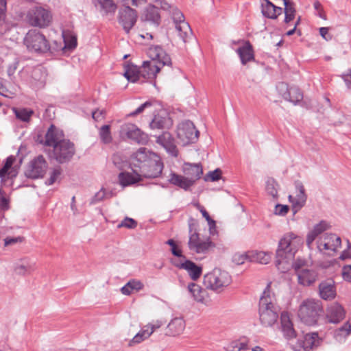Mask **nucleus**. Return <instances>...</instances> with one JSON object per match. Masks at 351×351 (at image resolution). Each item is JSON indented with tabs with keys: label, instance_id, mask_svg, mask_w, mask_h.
<instances>
[{
	"label": "nucleus",
	"instance_id": "nucleus-49",
	"mask_svg": "<svg viewBox=\"0 0 351 351\" xmlns=\"http://www.w3.org/2000/svg\"><path fill=\"white\" fill-rule=\"evenodd\" d=\"M278 184L277 182L272 178H269L266 181V191L274 198L278 197Z\"/></svg>",
	"mask_w": 351,
	"mask_h": 351
},
{
	"label": "nucleus",
	"instance_id": "nucleus-42",
	"mask_svg": "<svg viewBox=\"0 0 351 351\" xmlns=\"http://www.w3.org/2000/svg\"><path fill=\"white\" fill-rule=\"evenodd\" d=\"M143 287V284L141 281L131 280L121 289V291L123 295H129L133 291H140Z\"/></svg>",
	"mask_w": 351,
	"mask_h": 351
},
{
	"label": "nucleus",
	"instance_id": "nucleus-36",
	"mask_svg": "<svg viewBox=\"0 0 351 351\" xmlns=\"http://www.w3.org/2000/svg\"><path fill=\"white\" fill-rule=\"evenodd\" d=\"M187 289L195 301L198 302H204L205 298L207 295V292L205 289L194 282L189 283Z\"/></svg>",
	"mask_w": 351,
	"mask_h": 351
},
{
	"label": "nucleus",
	"instance_id": "nucleus-7",
	"mask_svg": "<svg viewBox=\"0 0 351 351\" xmlns=\"http://www.w3.org/2000/svg\"><path fill=\"white\" fill-rule=\"evenodd\" d=\"M75 154V147L73 143L69 140L60 141L53 147V156L59 163L69 162Z\"/></svg>",
	"mask_w": 351,
	"mask_h": 351
},
{
	"label": "nucleus",
	"instance_id": "nucleus-60",
	"mask_svg": "<svg viewBox=\"0 0 351 351\" xmlns=\"http://www.w3.org/2000/svg\"><path fill=\"white\" fill-rule=\"evenodd\" d=\"M230 348L235 351H242L247 349V345L245 342L233 341L230 344Z\"/></svg>",
	"mask_w": 351,
	"mask_h": 351
},
{
	"label": "nucleus",
	"instance_id": "nucleus-13",
	"mask_svg": "<svg viewBox=\"0 0 351 351\" xmlns=\"http://www.w3.org/2000/svg\"><path fill=\"white\" fill-rule=\"evenodd\" d=\"M294 185L295 194L289 195V200L292 204V210L293 211V214H295L305 205L307 199V195L305 193L304 186L300 181H295Z\"/></svg>",
	"mask_w": 351,
	"mask_h": 351
},
{
	"label": "nucleus",
	"instance_id": "nucleus-8",
	"mask_svg": "<svg viewBox=\"0 0 351 351\" xmlns=\"http://www.w3.org/2000/svg\"><path fill=\"white\" fill-rule=\"evenodd\" d=\"M47 167L48 164L45 158L39 155L28 163L24 173L27 178H40L45 174Z\"/></svg>",
	"mask_w": 351,
	"mask_h": 351
},
{
	"label": "nucleus",
	"instance_id": "nucleus-64",
	"mask_svg": "<svg viewBox=\"0 0 351 351\" xmlns=\"http://www.w3.org/2000/svg\"><path fill=\"white\" fill-rule=\"evenodd\" d=\"M341 77L345 82L347 87L348 88H351V69L348 71L347 73H343L341 75Z\"/></svg>",
	"mask_w": 351,
	"mask_h": 351
},
{
	"label": "nucleus",
	"instance_id": "nucleus-41",
	"mask_svg": "<svg viewBox=\"0 0 351 351\" xmlns=\"http://www.w3.org/2000/svg\"><path fill=\"white\" fill-rule=\"evenodd\" d=\"M34 269L35 264L33 262L24 259L15 267L14 270L17 274L26 275L32 273Z\"/></svg>",
	"mask_w": 351,
	"mask_h": 351
},
{
	"label": "nucleus",
	"instance_id": "nucleus-29",
	"mask_svg": "<svg viewBox=\"0 0 351 351\" xmlns=\"http://www.w3.org/2000/svg\"><path fill=\"white\" fill-rule=\"evenodd\" d=\"M161 66L149 61L143 62L141 67V77L145 80H151L156 77V74L160 71Z\"/></svg>",
	"mask_w": 351,
	"mask_h": 351
},
{
	"label": "nucleus",
	"instance_id": "nucleus-20",
	"mask_svg": "<svg viewBox=\"0 0 351 351\" xmlns=\"http://www.w3.org/2000/svg\"><path fill=\"white\" fill-rule=\"evenodd\" d=\"M171 263L176 267L186 270L189 275L193 280L198 279L202 274V267L191 261L185 260L184 263H179L178 261H172Z\"/></svg>",
	"mask_w": 351,
	"mask_h": 351
},
{
	"label": "nucleus",
	"instance_id": "nucleus-54",
	"mask_svg": "<svg viewBox=\"0 0 351 351\" xmlns=\"http://www.w3.org/2000/svg\"><path fill=\"white\" fill-rule=\"evenodd\" d=\"M65 47L69 49H75L77 46V38L75 36H69L64 38Z\"/></svg>",
	"mask_w": 351,
	"mask_h": 351
},
{
	"label": "nucleus",
	"instance_id": "nucleus-17",
	"mask_svg": "<svg viewBox=\"0 0 351 351\" xmlns=\"http://www.w3.org/2000/svg\"><path fill=\"white\" fill-rule=\"evenodd\" d=\"M319 295L324 300H332L336 297V287L332 279L322 281L318 287Z\"/></svg>",
	"mask_w": 351,
	"mask_h": 351
},
{
	"label": "nucleus",
	"instance_id": "nucleus-35",
	"mask_svg": "<svg viewBox=\"0 0 351 351\" xmlns=\"http://www.w3.org/2000/svg\"><path fill=\"white\" fill-rule=\"evenodd\" d=\"M174 25L178 36L184 43H186L192 38V30L187 22H182Z\"/></svg>",
	"mask_w": 351,
	"mask_h": 351
},
{
	"label": "nucleus",
	"instance_id": "nucleus-3",
	"mask_svg": "<svg viewBox=\"0 0 351 351\" xmlns=\"http://www.w3.org/2000/svg\"><path fill=\"white\" fill-rule=\"evenodd\" d=\"M232 282V277L228 272L215 268L204 276L203 283L206 289L217 293L221 292Z\"/></svg>",
	"mask_w": 351,
	"mask_h": 351
},
{
	"label": "nucleus",
	"instance_id": "nucleus-26",
	"mask_svg": "<svg viewBox=\"0 0 351 351\" xmlns=\"http://www.w3.org/2000/svg\"><path fill=\"white\" fill-rule=\"evenodd\" d=\"M152 129H164L172 125V120L164 111L154 115L149 124Z\"/></svg>",
	"mask_w": 351,
	"mask_h": 351
},
{
	"label": "nucleus",
	"instance_id": "nucleus-31",
	"mask_svg": "<svg viewBox=\"0 0 351 351\" xmlns=\"http://www.w3.org/2000/svg\"><path fill=\"white\" fill-rule=\"evenodd\" d=\"M141 19L158 26L160 23V15L158 8L153 5H149L145 9Z\"/></svg>",
	"mask_w": 351,
	"mask_h": 351
},
{
	"label": "nucleus",
	"instance_id": "nucleus-59",
	"mask_svg": "<svg viewBox=\"0 0 351 351\" xmlns=\"http://www.w3.org/2000/svg\"><path fill=\"white\" fill-rule=\"evenodd\" d=\"M198 208L202 214V216L206 219L208 221L210 228L215 226V221L212 219L208 214V213L201 206L197 205Z\"/></svg>",
	"mask_w": 351,
	"mask_h": 351
},
{
	"label": "nucleus",
	"instance_id": "nucleus-63",
	"mask_svg": "<svg viewBox=\"0 0 351 351\" xmlns=\"http://www.w3.org/2000/svg\"><path fill=\"white\" fill-rule=\"evenodd\" d=\"M247 260V256L245 254H234L232 257V261L236 265H243Z\"/></svg>",
	"mask_w": 351,
	"mask_h": 351
},
{
	"label": "nucleus",
	"instance_id": "nucleus-62",
	"mask_svg": "<svg viewBox=\"0 0 351 351\" xmlns=\"http://www.w3.org/2000/svg\"><path fill=\"white\" fill-rule=\"evenodd\" d=\"M342 276L346 281L351 282V265H346L343 267Z\"/></svg>",
	"mask_w": 351,
	"mask_h": 351
},
{
	"label": "nucleus",
	"instance_id": "nucleus-38",
	"mask_svg": "<svg viewBox=\"0 0 351 351\" xmlns=\"http://www.w3.org/2000/svg\"><path fill=\"white\" fill-rule=\"evenodd\" d=\"M169 182L171 184L184 190H187L189 187L193 186V181H190L186 176H180L175 173L171 174Z\"/></svg>",
	"mask_w": 351,
	"mask_h": 351
},
{
	"label": "nucleus",
	"instance_id": "nucleus-14",
	"mask_svg": "<svg viewBox=\"0 0 351 351\" xmlns=\"http://www.w3.org/2000/svg\"><path fill=\"white\" fill-rule=\"evenodd\" d=\"M341 238L335 234H325L317 241V248L320 252H335L340 246Z\"/></svg>",
	"mask_w": 351,
	"mask_h": 351
},
{
	"label": "nucleus",
	"instance_id": "nucleus-40",
	"mask_svg": "<svg viewBox=\"0 0 351 351\" xmlns=\"http://www.w3.org/2000/svg\"><path fill=\"white\" fill-rule=\"evenodd\" d=\"M124 76L131 82H136L141 78V68L134 65H128L125 67Z\"/></svg>",
	"mask_w": 351,
	"mask_h": 351
},
{
	"label": "nucleus",
	"instance_id": "nucleus-34",
	"mask_svg": "<svg viewBox=\"0 0 351 351\" xmlns=\"http://www.w3.org/2000/svg\"><path fill=\"white\" fill-rule=\"evenodd\" d=\"M237 52L243 64H245L254 59L252 46L249 41L245 42L243 47L238 48Z\"/></svg>",
	"mask_w": 351,
	"mask_h": 351
},
{
	"label": "nucleus",
	"instance_id": "nucleus-16",
	"mask_svg": "<svg viewBox=\"0 0 351 351\" xmlns=\"http://www.w3.org/2000/svg\"><path fill=\"white\" fill-rule=\"evenodd\" d=\"M157 154L150 152L145 147H141L133 154V166L136 169L141 170V166L145 163H149V160L154 159Z\"/></svg>",
	"mask_w": 351,
	"mask_h": 351
},
{
	"label": "nucleus",
	"instance_id": "nucleus-5",
	"mask_svg": "<svg viewBox=\"0 0 351 351\" xmlns=\"http://www.w3.org/2000/svg\"><path fill=\"white\" fill-rule=\"evenodd\" d=\"M24 44L29 51L37 53H46L50 45L45 35L37 29H30L24 38Z\"/></svg>",
	"mask_w": 351,
	"mask_h": 351
},
{
	"label": "nucleus",
	"instance_id": "nucleus-45",
	"mask_svg": "<svg viewBox=\"0 0 351 351\" xmlns=\"http://www.w3.org/2000/svg\"><path fill=\"white\" fill-rule=\"evenodd\" d=\"M95 6H99L106 12H114L117 8L115 3L112 0H92Z\"/></svg>",
	"mask_w": 351,
	"mask_h": 351
},
{
	"label": "nucleus",
	"instance_id": "nucleus-1",
	"mask_svg": "<svg viewBox=\"0 0 351 351\" xmlns=\"http://www.w3.org/2000/svg\"><path fill=\"white\" fill-rule=\"evenodd\" d=\"M269 287L268 285L263 293L258 304L259 319L265 327L272 326L276 323L280 311L278 306L273 302Z\"/></svg>",
	"mask_w": 351,
	"mask_h": 351
},
{
	"label": "nucleus",
	"instance_id": "nucleus-27",
	"mask_svg": "<svg viewBox=\"0 0 351 351\" xmlns=\"http://www.w3.org/2000/svg\"><path fill=\"white\" fill-rule=\"evenodd\" d=\"M133 173L129 172H121L119 175V181L123 186L133 184L141 180L142 176L138 169L134 167Z\"/></svg>",
	"mask_w": 351,
	"mask_h": 351
},
{
	"label": "nucleus",
	"instance_id": "nucleus-33",
	"mask_svg": "<svg viewBox=\"0 0 351 351\" xmlns=\"http://www.w3.org/2000/svg\"><path fill=\"white\" fill-rule=\"evenodd\" d=\"M329 228L328 224L325 221H321L319 223L314 226L313 230L310 231L306 236V245L310 247L311 245L315 239Z\"/></svg>",
	"mask_w": 351,
	"mask_h": 351
},
{
	"label": "nucleus",
	"instance_id": "nucleus-43",
	"mask_svg": "<svg viewBox=\"0 0 351 351\" xmlns=\"http://www.w3.org/2000/svg\"><path fill=\"white\" fill-rule=\"evenodd\" d=\"M13 111L16 117L23 122H29L34 113V110L25 108H14Z\"/></svg>",
	"mask_w": 351,
	"mask_h": 351
},
{
	"label": "nucleus",
	"instance_id": "nucleus-10",
	"mask_svg": "<svg viewBox=\"0 0 351 351\" xmlns=\"http://www.w3.org/2000/svg\"><path fill=\"white\" fill-rule=\"evenodd\" d=\"M199 131L193 122L186 121L180 123L177 129V136L184 144L194 143L197 140Z\"/></svg>",
	"mask_w": 351,
	"mask_h": 351
},
{
	"label": "nucleus",
	"instance_id": "nucleus-18",
	"mask_svg": "<svg viewBox=\"0 0 351 351\" xmlns=\"http://www.w3.org/2000/svg\"><path fill=\"white\" fill-rule=\"evenodd\" d=\"M156 143L162 145L171 156H178V150L175 144V140L169 132H165L157 136Z\"/></svg>",
	"mask_w": 351,
	"mask_h": 351
},
{
	"label": "nucleus",
	"instance_id": "nucleus-22",
	"mask_svg": "<svg viewBox=\"0 0 351 351\" xmlns=\"http://www.w3.org/2000/svg\"><path fill=\"white\" fill-rule=\"evenodd\" d=\"M261 12L264 16L276 19L282 13V8L275 5L269 0H261Z\"/></svg>",
	"mask_w": 351,
	"mask_h": 351
},
{
	"label": "nucleus",
	"instance_id": "nucleus-47",
	"mask_svg": "<svg viewBox=\"0 0 351 351\" xmlns=\"http://www.w3.org/2000/svg\"><path fill=\"white\" fill-rule=\"evenodd\" d=\"M289 95L290 99H287V101H289L294 104H297L303 99V94L300 89L297 86L290 87Z\"/></svg>",
	"mask_w": 351,
	"mask_h": 351
},
{
	"label": "nucleus",
	"instance_id": "nucleus-61",
	"mask_svg": "<svg viewBox=\"0 0 351 351\" xmlns=\"http://www.w3.org/2000/svg\"><path fill=\"white\" fill-rule=\"evenodd\" d=\"M289 210V207L287 205L277 204L275 206L274 213L278 215L285 216Z\"/></svg>",
	"mask_w": 351,
	"mask_h": 351
},
{
	"label": "nucleus",
	"instance_id": "nucleus-15",
	"mask_svg": "<svg viewBox=\"0 0 351 351\" xmlns=\"http://www.w3.org/2000/svg\"><path fill=\"white\" fill-rule=\"evenodd\" d=\"M137 19L136 10L129 6H125L120 9L119 15V22L122 25L126 33L133 27Z\"/></svg>",
	"mask_w": 351,
	"mask_h": 351
},
{
	"label": "nucleus",
	"instance_id": "nucleus-52",
	"mask_svg": "<svg viewBox=\"0 0 351 351\" xmlns=\"http://www.w3.org/2000/svg\"><path fill=\"white\" fill-rule=\"evenodd\" d=\"M137 226V222L130 217H125L120 223L118 224L117 228H120L122 227L133 229Z\"/></svg>",
	"mask_w": 351,
	"mask_h": 351
},
{
	"label": "nucleus",
	"instance_id": "nucleus-44",
	"mask_svg": "<svg viewBox=\"0 0 351 351\" xmlns=\"http://www.w3.org/2000/svg\"><path fill=\"white\" fill-rule=\"evenodd\" d=\"M152 335L150 333V330L147 326H145L143 328L133 337V339L130 341L129 346H132L136 343H140L145 339H147Z\"/></svg>",
	"mask_w": 351,
	"mask_h": 351
},
{
	"label": "nucleus",
	"instance_id": "nucleus-28",
	"mask_svg": "<svg viewBox=\"0 0 351 351\" xmlns=\"http://www.w3.org/2000/svg\"><path fill=\"white\" fill-rule=\"evenodd\" d=\"M297 276L299 284L303 286H310L317 280L318 274L315 270L304 269L299 271Z\"/></svg>",
	"mask_w": 351,
	"mask_h": 351
},
{
	"label": "nucleus",
	"instance_id": "nucleus-39",
	"mask_svg": "<svg viewBox=\"0 0 351 351\" xmlns=\"http://www.w3.org/2000/svg\"><path fill=\"white\" fill-rule=\"evenodd\" d=\"M284 12H285V23H289L293 21L295 16L296 9L295 4L291 0H284Z\"/></svg>",
	"mask_w": 351,
	"mask_h": 351
},
{
	"label": "nucleus",
	"instance_id": "nucleus-12",
	"mask_svg": "<svg viewBox=\"0 0 351 351\" xmlns=\"http://www.w3.org/2000/svg\"><path fill=\"white\" fill-rule=\"evenodd\" d=\"M163 167V163L158 156L154 159L149 160V163L141 165L139 171L143 178H156L161 175Z\"/></svg>",
	"mask_w": 351,
	"mask_h": 351
},
{
	"label": "nucleus",
	"instance_id": "nucleus-30",
	"mask_svg": "<svg viewBox=\"0 0 351 351\" xmlns=\"http://www.w3.org/2000/svg\"><path fill=\"white\" fill-rule=\"evenodd\" d=\"M124 130L128 138H130L138 143L143 144L147 141V136L142 132L134 125L130 124L125 125Z\"/></svg>",
	"mask_w": 351,
	"mask_h": 351
},
{
	"label": "nucleus",
	"instance_id": "nucleus-24",
	"mask_svg": "<svg viewBox=\"0 0 351 351\" xmlns=\"http://www.w3.org/2000/svg\"><path fill=\"white\" fill-rule=\"evenodd\" d=\"M345 317L343 307L338 303H334L327 308L326 317L330 323H339Z\"/></svg>",
	"mask_w": 351,
	"mask_h": 351
},
{
	"label": "nucleus",
	"instance_id": "nucleus-50",
	"mask_svg": "<svg viewBox=\"0 0 351 351\" xmlns=\"http://www.w3.org/2000/svg\"><path fill=\"white\" fill-rule=\"evenodd\" d=\"M276 90L279 95H280L285 100L290 99L289 85L283 82H279L276 85Z\"/></svg>",
	"mask_w": 351,
	"mask_h": 351
},
{
	"label": "nucleus",
	"instance_id": "nucleus-51",
	"mask_svg": "<svg viewBox=\"0 0 351 351\" xmlns=\"http://www.w3.org/2000/svg\"><path fill=\"white\" fill-rule=\"evenodd\" d=\"M112 196V193H107L104 189H101L99 191H98L95 195L93 197L90 201V204H96L104 199L109 198Z\"/></svg>",
	"mask_w": 351,
	"mask_h": 351
},
{
	"label": "nucleus",
	"instance_id": "nucleus-55",
	"mask_svg": "<svg viewBox=\"0 0 351 351\" xmlns=\"http://www.w3.org/2000/svg\"><path fill=\"white\" fill-rule=\"evenodd\" d=\"M61 175V169L60 168L55 169L51 172L49 178L46 181L47 185H51L56 182L58 178Z\"/></svg>",
	"mask_w": 351,
	"mask_h": 351
},
{
	"label": "nucleus",
	"instance_id": "nucleus-23",
	"mask_svg": "<svg viewBox=\"0 0 351 351\" xmlns=\"http://www.w3.org/2000/svg\"><path fill=\"white\" fill-rule=\"evenodd\" d=\"M185 176L193 181V185L203 174L202 167L200 164L185 163L183 167Z\"/></svg>",
	"mask_w": 351,
	"mask_h": 351
},
{
	"label": "nucleus",
	"instance_id": "nucleus-19",
	"mask_svg": "<svg viewBox=\"0 0 351 351\" xmlns=\"http://www.w3.org/2000/svg\"><path fill=\"white\" fill-rule=\"evenodd\" d=\"M148 55L153 60H157L158 63L163 66H171V59L166 51L160 46H153L148 49Z\"/></svg>",
	"mask_w": 351,
	"mask_h": 351
},
{
	"label": "nucleus",
	"instance_id": "nucleus-9",
	"mask_svg": "<svg viewBox=\"0 0 351 351\" xmlns=\"http://www.w3.org/2000/svg\"><path fill=\"white\" fill-rule=\"evenodd\" d=\"M189 232L191 233L188 242L189 247L191 250H193L197 253L205 252L210 247L212 243L210 241H201L199 234L197 232L196 222L193 218L189 220Z\"/></svg>",
	"mask_w": 351,
	"mask_h": 351
},
{
	"label": "nucleus",
	"instance_id": "nucleus-21",
	"mask_svg": "<svg viewBox=\"0 0 351 351\" xmlns=\"http://www.w3.org/2000/svg\"><path fill=\"white\" fill-rule=\"evenodd\" d=\"M16 158L14 156H8L3 167L0 169V178L1 182H6L7 179H13L18 175L16 167H12Z\"/></svg>",
	"mask_w": 351,
	"mask_h": 351
},
{
	"label": "nucleus",
	"instance_id": "nucleus-56",
	"mask_svg": "<svg viewBox=\"0 0 351 351\" xmlns=\"http://www.w3.org/2000/svg\"><path fill=\"white\" fill-rule=\"evenodd\" d=\"M152 104L150 101H146L144 104H141L139 107H138L134 111L130 112L128 116L134 117L137 114L142 113L144 110L148 107L152 106Z\"/></svg>",
	"mask_w": 351,
	"mask_h": 351
},
{
	"label": "nucleus",
	"instance_id": "nucleus-6",
	"mask_svg": "<svg viewBox=\"0 0 351 351\" xmlns=\"http://www.w3.org/2000/svg\"><path fill=\"white\" fill-rule=\"evenodd\" d=\"M51 19L50 12L42 7H34L27 14V19L30 25L41 28L49 26Z\"/></svg>",
	"mask_w": 351,
	"mask_h": 351
},
{
	"label": "nucleus",
	"instance_id": "nucleus-11",
	"mask_svg": "<svg viewBox=\"0 0 351 351\" xmlns=\"http://www.w3.org/2000/svg\"><path fill=\"white\" fill-rule=\"evenodd\" d=\"M322 339L317 332H309L304 335L302 339H298L294 346L295 351L303 349L304 351H311L321 345Z\"/></svg>",
	"mask_w": 351,
	"mask_h": 351
},
{
	"label": "nucleus",
	"instance_id": "nucleus-2",
	"mask_svg": "<svg viewBox=\"0 0 351 351\" xmlns=\"http://www.w3.org/2000/svg\"><path fill=\"white\" fill-rule=\"evenodd\" d=\"M302 243V238L295 233L291 232L285 234L278 243L276 264L280 265L286 259H292Z\"/></svg>",
	"mask_w": 351,
	"mask_h": 351
},
{
	"label": "nucleus",
	"instance_id": "nucleus-58",
	"mask_svg": "<svg viewBox=\"0 0 351 351\" xmlns=\"http://www.w3.org/2000/svg\"><path fill=\"white\" fill-rule=\"evenodd\" d=\"M0 209L2 210H8L10 208V199L3 195V192L0 191Z\"/></svg>",
	"mask_w": 351,
	"mask_h": 351
},
{
	"label": "nucleus",
	"instance_id": "nucleus-53",
	"mask_svg": "<svg viewBox=\"0 0 351 351\" xmlns=\"http://www.w3.org/2000/svg\"><path fill=\"white\" fill-rule=\"evenodd\" d=\"M221 169H217L213 171H209L208 173L205 176L204 180L206 181L215 182L219 180L221 178Z\"/></svg>",
	"mask_w": 351,
	"mask_h": 351
},
{
	"label": "nucleus",
	"instance_id": "nucleus-25",
	"mask_svg": "<svg viewBox=\"0 0 351 351\" xmlns=\"http://www.w3.org/2000/svg\"><path fill=\"white\" fill-rule=\"evenodd\" d=\"M63 137L62 132L59 130L55 125H51L46 134L44 145L46 146L53 147L58 145Z\"/></svg>",
	"mask_w": 351,
	"mask_h": 351
},
{
	"label": "nucleus",
	"instance_id": "nucleus-32",
	"mask_svg": "<svg viewBox=\"0 0 351 351\" xmlns=\"http://www.w3.org/2000/svg\"><path fill=\"white\" fill-rule=\"evenodd\" d=\"M282 330L287 339H292L296 337V332L287 313L282 312L280 316Z\"/></svg>",
	"mask_w": 351,
	"mask_h": 351
},
{
	"label": "nucleus",
	"instance_id": "nucleus-4",
	"mask_svg": "<svg viewBox=\"0 0 351 351\" xmlns=\"http://www.w3.org/2000/svg\"><path fill=\"white\" fill-rule=\"evenodd\" d=\"M322 312L321 302L315 299L304 300L300 305L298 316L306 324H315Z\"/></svg>",
	"mask_w": 351,
	"mask_h": 351
},
{
	"label": "nucleus",
	"instance_id": "nucleus-46",
	"mask_svg": "<svg viewBox=\"0 0 351 351\" xmlns=\"http://www.w3.org/2000/svg\"><path fill=\"white\" fill-rule=\"evenodd\" d=\"M99 135L101 141L104 144H109L112 141L110 132V126L109 125H104L101 126L99 131Z\"/></svg>",
	"mask_w": 351,
	"mask_h": 351
},
{
	"label": "nucleus",
	"instance_id": "nucleus-57",
	"mask_svg": "<svg viewBox=\"0 0 351 351\" xmlns=\"http://www.w3.org/2000/svg\"><path fill=\"white\" fill-rule=\"evenodd\" d=\"M6 1L0 0V25H1L5 20L6 16Z\"/></svg>",
	"mask_w": 351,
	"mask_h": 351
},
{
	"label": "nucleus",
	"instance_id": "nucleus-48",
	"mask_svg": "<svg viewBox=\"0 0 351 351\" xmlns=\"http://www.w3.org/2000/svg\"><path fill=\"white\" fill-rule=\"evenodd\" d=\"M166 11H169L171 19L173 21L174 25L178 23H180L182 22H185L184 16L182 12L178 10L176 7L171 5V8L169 10H165Z\"/></svg>",
	"mask_w": 351,
	"mask_h": 351
},
{
	"label": "nucleus",
	"instance_id": "nucleus-37",
	"mask_svg": "<svg viewBox=\"0 0 351 351\" xmlns=\"http://www.w3.org/2000/svg\"><path fill=\"white\" fill-rule=\"evenodd\" d=\"M167 328L171 335L176 336L181 334L184 330L185 322L183 319L176 317L171 321Z\"/></svg>",
	"mask_w": 351,
	"mask_h": 351
}]
</instances>
